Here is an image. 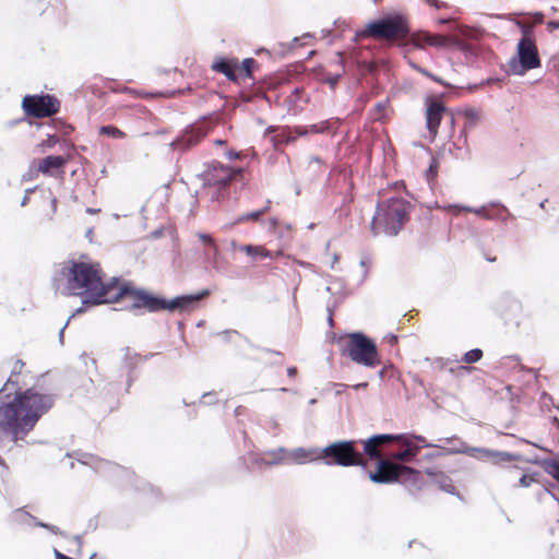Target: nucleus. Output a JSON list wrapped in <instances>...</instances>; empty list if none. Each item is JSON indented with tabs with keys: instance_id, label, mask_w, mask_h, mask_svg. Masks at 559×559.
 <instances>
[{
	"instance_id": "nucleus-53",
	"label": "nucleus",
	"mask_w": 559,
	"mask_h": 559,
	"mask_svg": "<svg viewBox=\"0 0 559 559\" xmlns=\"http://www.w3.org/2000/svg\"><path fill=\"white\" fill-rule=\"evenodd\" d=\"M75 554H76L78 556H81V555H82V548H79V547H78V550H76V552H75Z\"/></svg>"
},
{
	"instance_id": "nucleus-11",
	"label": "nucleus",
	"mask_w": 559,
	"mask_h": 559,
	"mask_svg": "<svg viewBox=\"0 0 559 559\" xmlns=\"http://www.w3.org/2000/svg\"><path fill=\"white\" fill-rule=\"evenodd\" d=\"M443 118H449L451 124H454L453 114L445 107L439 98L429 97L426 100V126L431 138H436L439 131L440 122Z\"/></svg>"
},
{
	"instance_id": "nucleus-13",
	"label": "nucleus",
	"mask_w": 559,
	"mask_h": 559,
	"mask_svg": "<svg viewBox=\"0 0 559 559\" xmlns=\"http://www.w3.org/2000/svg\"><path fill=\"white\" fill-rule=\"evenodd\" d=\"M393 441L399 442L405 449L391 454L395 461L411 463L420 451V445L416 444L413 439L406 435H392Z\"/></svg>"
},
{
	"instance_id": "nucleus-33",
	"label": "nucleus",
	"mask_w": 559,
	"mask_h": 559,
	"mask_svg": "<svg viewBox=\"0 0 559 559\" xmlns=\"http://www.w3.org/2000/svg\"><path fill=\"white\" fill-rule=\"evenodd\" d=\"M519 480L522 487H528L535 481V478L532 475L521 474Z\"/></svg>"
},
{
	"instance_id": "nucleus-39",
	"label": "nucleus",
	"mask_w": 559,
	"mask_h": 559,
	"mask_svg": "<svg viewBox=\"0 0 559 559\" xmlns=\"http://www.w3.org/2000/svg\"><path fill=\"white\" fill-rule=\"evenodd\" d=\"M34 191H35V189H28V190H26L25 195H24V198H23V200H22V206H25V205H27V204H28V202H29V197H31V194H32Z\"/></svg>"
},
{
	"instance_id": "nucleus-45",
	"label": "nucleus",
	"mask_w": 559,
	"mask_h": 559,
	"mask_svg": "<svg viewBox=\"0 0 559 559\" xmlns=\"http://www.w3.org/2000/svg\"><path fill=\"white\" fill-rule=\"evenodd\" d=\"M73 539H74V542L78 544V547H79V548H82V545H83L82 536H81V535H74V536H73Z\"/></svg>"
},
{
	"instance_id": "nucleus-2",
	"label": "nucleus",
	"mask_w": 559,
	"mask_h": 559,
	"mask_svg": "<svg viewBox=\"0 0 559 559\" xmlns=\"http://www.w3.org/2000/svg\"><path fill=\"white\" fill-rule=\"evenodd\" d=\"M53 403L55 399L51 394H41L34 389L16 394L12 402L0 408L2 414L0 430L13 442L24 440Z\"/></svg>"
},
{
	"instance_id": "nucleus-50",
	"label": "nucleus",
	"mask_w": 559,
	"mask_h": 559,
	"mask_svg": "<svg viewBox=\"0 0 559 559\" xmlns=\"http://www.w3.org/2000/svg\"><path fill=\"white\" fill-rule=\"evenodd\" d=\"M414 439L419 441V442H424L425 441L424 437H421V436H415Z\"/></svg>"
},
{
	"instance_id": "nucleus-23",
	"label": "nucleus",
	"mask_w": 559,
	"mask_h": 559,
	"mask_svg": "<svg viewBox=\"0 0 559 559\" xmlns=\"http://www.w3.org/2000/svg\"><path fill=\"white\" fill-rule=\"evenodd\" d=\"M15 513L16 514L23 513V514L32 518L35 521V526H37V527H41V528L48 530L49 532H51L52 534H56V535L67 536L66 533L62 532L58 526L49 524V523H46V522H43V521L36 520V518H34L33 515H31L27 512H25L24 508L17 509L15 511Z\"/></svg>"
},
{
	"instance_id": "nucleus-8",
	"label": "nucleus",
	"mask_w": 559,
	"mask_h": 559,
	"mask_svg": "<svg viewBox=\"0 0 559 559\" xmlns=\"http://www.w3.org/2000/svg\"><path fill=\"white\" fill-rule=\"evenodd\" d=\"M420 472L409 466L380 459L374 472L369 473V478L377 484H388L401 480L416 481Z\"/></svg>"
},
{
	"instance_id": "nucleus-6",
	"label": "nucleus",
	"mask_w": 559,
	"mask_h": 559,
	"mask_svg": "<svg viewBox=\"0 0 559 559\" xmlns=\"http://www.w3.org/2000/svg\"><path fill=\"white\" fill-rule=\"evenodd\" d=\"M411 25L407 15L394 13L380 20L370 22L364 29L357 33L362 38L385 40L389 44L405 40L409 37Z\"/></svg>"
},
{
	"instance_id": "nucleus-3",
	"label": "nucleus",
	"mask_w": 559,
	"mask_h": 559,
	"mask_svg": "<svg viewBox=\"0 0 559 559\" xmlns=\"http://www.w3.org/2000/svg\"><path fill=\"white\" fill-rule=\"evenodd\" d=\"M211 295L209 289H202L197 294L179 296L171 301L156 297L151 293L134 287L131 283H120L117 278L111 281L105 304L124 302V308L131 311L158 312L165 309H187L192 304L207 298Z\"/></svg>"
},
{
	"instance_id": "nucleus-27",
	"label": "nucleus",
	"mask_w": 559,
	"mask_h": 559,
	"mask_svg": "<svg viewBox=\"0 0 559 559\" xmlns=\"http://www.w3.org/2000/svg\"><path fill=\"white\" fill-rule=\"evenodd\" d=\"M536 500L539 503H557L559 506V491H538Z\"/></svg>"
},
{
	"instance_id": "nucleus-29",
	"label": "nucleus",
	"mask_w": 559,
	"mask_h": 559,
	"mask_svg": "<svg viewBox=\"0 0 559 559\" xmlns=\"http://www.w3.org/2000/svg\"><path fill=\"white\" fill-rule=\"evenodd\" d=\"M439 162L437 158L432 157L429 164L428 169L425 173L426 180L431 185L436 181L438 176Z\"/></svg>"
},
{
	"instance_id": "nucleus-31",
	"label": "nucleus",
	"mask_w": 559,
	"mask_h": 559,
	"mask_svg": "<svg viewBox=\"0 0 559 559\" xmlns=\"http://www.w3.org/2000/svg\"><path fill=\"white\" fill-rule=\"evenodd\" d=\"M199 239L206 246H209L210 250L212 251L213 255H216L218 252L217 245L215 243L214 239L209 234H199Z\"/></svg>"
},
{
	"instance_id": "nucleus-5",
	"label": "nucleus",
	"mask_w": 559,
	"mask_h": 559,
	"mask_svg": "<svg viewBox=\"0 0 559 559\" xmlns=\"http://www.w3.org/2000/svg\"><path fill=\"white\" fill-rule=\"evenodd\" d=\"M340 354L353 362L367 368L381 365V356L376 343L360 332L348 333L336 340Z\"/></svg>"
},
{
	"instance_id": "nucleus-25",
	"label": "nucleus",
	"mask_w": 559,
	"mask_h": 559,
	"mask_svg": "<svg viewBox=\"0 0 559 559\" xmlns=\"http://www.w3.org/2000/svg\"><path fill=\"white\" fill-rule=\"evenodd\" d=\"M240 250L251 257H258V258H263V259L271 257V252L267 249H265L263 246L246 245V246L240 247Z\"/></svg>"
},
{
	"instance_id": "nucleus-24",
	"label": "nucleus",
	"mask_w": 559,
	"mask_h": 559,
	"mask_svg": "<svg viewBox=\"0 0 559 559\" xmlns=\"http://www.w3.org/2000/svg\"><path fill=\"white\" fill-rule=\"evenodd\" d=\"M544 471L559 483V456L544 460Z\"/></svg>"
},
{
	"instance_id": "nucleus-17",
	"label": "nucleus",
	"mask_w": 559,
	"mask_h": 559,
	"mask_svg": "<svg viewBox=\"0 0 559 559\" xmlns=\"http://www.w3.org/2000/svg\"><path fill=\"white\" fill-rule=\"evenodd\" d=\"M393 442L392 435H376L364 442V450L371 459H381L379 448L385 443Z\"/></svg>"
},
{
	"instance_id": "nucleus-51",
	"label": "nucleus",
	"mask_w": 559,
	"mask_h": 559,
	"mask_svg": "<svg viewBox=\"0 0 559 559\" xmlns=\"http://www.w3.org/2000/svg\"><path fill=\"white\" fill-rule=\"evenodd\" d=\"M449 22H450V20H445V19H442V20L439 21L440 24H445V23H449Z\"/></svg>"
},
{
	"instance_id": "nucleus-52",
	"label": "nucleus",
	"mask_w": 559,
	"mask_h": 559,
	"mask_svg": "<svg viewBox=\"0 0 559 559\" xmlns=\"http://www.w3.org/2000/svg\"><path fill=\"white\" fill-rule=\"evenodd\" d=\"M96 556H97V552L94 551L93 554L90 555V557L87 559H94Z\"/></svg>"
},
{
	"instance_id": "nucleus-42",
	"label": "nucleus",
	"mask_w": 559,
	"mask_h": 559,
	"mask_svg": "<svg viewBox=\"0 0 559 559\" xmlns=\"http://www.w3.org/2000/svg\"><path fill=\"white\" fill-rule=\"evenodd\" d=\"M448 493L456 497L459 500H461L462 502H465V498L463 497L462 495V491H447Z\"/></svg>"
},
{
	"instance_id": "nucleus-21",
	"label": "nucleus",
	"mask_w": 559,
	"mask_h": 559,
	"mask_svg": "<svg viewBox=\"0 0 559 559\" xmlns=\"http://www.w3.org/2000/svg\"><path fill=\"white\" fill-rule=\"evenodd\" d=\"M271 209V201L270 200H266L265 202V205L264 207L260 209V210H257V211H253V212H250V213H247V214H243L241 216H239L237 219H236V224H241V223H246V222H249V221H253V222H257L259 221L264 214H266Z\"/></svg>"
},
{
	"instance_id": "nucleus-38",
	"label": "nucleus",
	"mask_w": 559,
	"mask_h": 559,
	"mask_svg": "<svg viewBox=\"0 0 559 559\" xmlns=\"http://www.w3.org/2000/svg\"><path fill=\"white\" fill-rule=\"evenodd\" d=\"M124 91H126V92H128V93H130V94H132V95H134V96H136V97L155 96V94H143V93H139V92L133 91V90L128 88V87H127Z\"/></svg>"
},
{
	"instance_id": "nucleus-15",
	"label": "nucleus",
	"mask_w": 559,
	"mask_h": 559,
	"mask_svg": "<svg viewBox=\"0 0 559 559\" xmlns=\"http://www.w3.org/2000/svg\"><path fill=\"white\" fill-rule=\"evenodd\" d=\"M67 158L60 155H50L40 159H37L34 164L36 165V173H41L46 176H53L56 170H61L67 164Z\"/></svg>"
},
{
	"instance_id": "nucleus-44",
	"label": "nucleus",
	"mask_w": 559,
	"mask_h": 559,
	"mask_svg": "<svg viewBox=\"0 0 559 559\" xmlns=\"http://www.w3.org/2000/svg\"><path fill=\"white\" fill-rule=\"evenodd\" d=\"M423 73H424L426 76H428V78H430L431 80H433L435 82L442 83V81H441L440 79H438L437 76H435V75H433V74H431L430 72H428V71H423Z\"/></svg>"
},
{
	"instance_id": "nucleus-4",
	"label": "nucleus",
	"mask_w": 559,
	"mask_h": 559,
	"mask_svg": "<svg viewBox=\"0 0 559 559\" xmlns=\"http://www.w3.org/2000/svg\"><path fill=\"white\" fill-rule=\"evenodd\" d=\"M412 209L411 202L403 198L393 197L379 202L371 221V231L373 235L396 236L409 221Z\"/></svg>"
},
{
	"instance_id": "nucleus-1",
	"label": "nucleus",
	"mask_w": 559,
	"mask_h": 559,
	"mask_svg": "<svg viewBox=\"0 0 559 559\" xmlns=\"http://www.w3.org/2000/svg\"><path fill=\"white\" fill-rule=\"evenodd\" d=\"M99 262L90 259L66 261L55 281L64 296L80 297L85 305L105 304L111 281L105 283Z\"/></svg>"
},
{
	"instance_id": "nucleus-34",
	"label": "nucleus",
	"mask_w": 559,
	"mask_h": 559,
	"mask_svg": "<svg viewBox=\"0 0 559 559\" xmlns=\"http://www.w3.org/2000/svg\"><path fill=\"white\" fill-rule=\"evenodd\" d=\"M425 473L429 476H433V477H442L443 476V473L442 471H440L439 468L437 467H431V468H426L425 469Z\"/></svg>"
},
{
	"instance_id": "nucleus-37",
	"label": "nucleus",
	"mask_w": 559,
	"mask_h": 559,
	"mask_svg": "<svg viewBox=\"0 0 559 559\" xmlns=\"http://www.w3.org/2000/svg\"><path fill=\"white\" fill-rule=\"evenodd\" d=\"M455 209H457L459 211L475 212L477 215L486 216L485 215V210H475V211H473L469 207H463V206H455Z\"/></svg>"
},
{
	"instance_id": "nucleus-32",
	"label": "nucleus",
	"mask_w": 559,
	"mask_h": 559,
	"mask_svg": "<svg viewBox=\"0 0 559 559\" xmlns=\"http://www.w3.org/2000/svg\"><path fill=\"white\" fill-rule=\"evenodd\" d=\"M309 128H310V131L313 133H324L331 129V123H330V121L326 120V121H321L316 124H311Z\"/></svg>"
},
{
	"instance_id": "nucleus-22",
	"label": "nucleus",
	"mask_w": 559,
	"mask_h": 559,
	"mask_svg": "<svg viewBox=\"0 0 559 559\" xmlns=\"http://www.w3.org/2000/svg\"><path fill=\"white\" fill-rule=\"evenodd\" d=\"M257 66V61L253 58H246L241 63H239V68L237 71L238 79H250L252 78L253 68Z\"/></svg>"
},
{
	"instance_id": "nucleus-20",
	"label": "nucleus",
	"mask_w": 559,
	"mask_h": 559,
	"mask_svg": "<svg viewBox=\"0 0 559 559\" xmlns=\"http://www.w3.org/2000/svg\"><path fill=\"white\" fill-rule=\"evenodd\" d=\"M300 534L293 526H284L281 528V545L283 548L293 550L298 545Z\"/></svg>"
},
{
	"instance_id": "nucleus-26",
	"label": "nucleus",
	"mask_w": 559,
	"mask_h": 559,
	"mask_svg": "<svg viewBox=\"0 0 559 559\" xmlns=\"http://www.w3.org/2000/svg\"><path fill=\"white\" fill-rule=\"evenodd\" d=\"M515 24L519 26L522 33V37L520 40H536L535 38V31H534V24L532 23H525L522 21H516Z\"/></svg>"
},
{
	"instance_id": "nucleus-12",
	"label": "nucleus",
	"mask_w": 559,
	"mask_h": 559,
	"mask_svg": "<svg viewBox=\"0 0 559 559\" xmlns=\"http://www.w3.org/2000/svg\"><path fill=\"white\" fill-rule=\"evenodd\" d=\"M516 56L521 66V73L537 69L542 66L536 40H519Z\"/></svg>"
},
{
	"instance_id": "nucleus-58",
	"label": "nucleus",
	"mask_w": 559,
	"mask_h": 559,
	"mask_svg": "<svg viewBox=\"0 0 559 559\" xmlns=\"http://www.w3.org/2000/svg\"><path fill=\"white\" fill-rule=\"evenodd\" d=\"M376 3L379 2L380 0H373Z\"/></svg>"
},
{
	"instance_id": "nucleus-28",
	"label": "nucleus",
	"mask_w": 559,
	"mask_h": 559,
	"mask_svg": "<svg viewBox=\"0 0 559 559\" xmlns=\"http://www.w3.org/2000/svg\"><path fill=\"white\" fill-rule=\"evenodd\" d=\"M99 134L111 136L115 139H124L127 135L126 133L117 128L116 126H103L99 128Z\"/></svg>"
},
{
	"instance_id": "nucleus-43",
	"label": "nucleus",
	"mask_w": 559,
	"mask_h": 559,
	"mask_svg": "<svg viewBox=\"0 0 559 559\" xmlns=\"http://www.w3.org/2000/svg\"><path fill=\"white\" fill-rule=\"evenodd\" d=\"M298 370L296 367H288L287 368V374L292 378H294L297 374Z\"/></svg>"
},
{
	"instance_id": "nucleus-40",
	"label": "nucleus",
	"mask_w": 559,
	"mask_h": 559,
	"mask_svg": "<svg viewBox=\"0 0 559 559\" xmlns=\"http://www.w3.org/2000/svg\"><path fill=\"white\" fill-rule=\"evenodd\" d=\"M394 190H406V185L404 183V181H395L394 183H392L391 186Z\"/></svg>"
},
{
	"instance_id": "nucleus-14",
	"label": "nucleus",
	"mask_w": 559,
	"mask_h": 559,
	"mask_svg": "<svg viewBox=\"0 0 559 559\" xmlns=\"http://www.w3.org/2000/svg\"><path fill=\"white\" fill-rule=\"evenodd\" d=\"M450 41L451 39L447 35L432 34L426 31L414 33L411 37V43L420 49L426 47H444L449 45Z\"/></svg>"
},
{
	"instance_id": "nucleus-46",
	"label": "nucleus",
	"mask_w": 559,
	"mask_h": 559,
	"mask_svg": "<svg viewBox=\"0 0 559 559\" xmlns=\"http://www.w3.org/2000/svg\"><path fill=\"white\" fill-rule=\"evenodd\" d=\"M227 156H228V158H230V159H236V158H239L240 154H239V153H237V152H234V151H229V152L227 153Z\"/></svg>"
},
{
	"instance_id": "nucleus-57",
	"label": "nucleus",
	"mask_w": 559,
	"mask_h": 559,
	"mask_svg": "<svg viewBox=\"0 0 559 559\" xmlns=\"http://www.w3.org/2000/svg\"><path fill=\"white\" fill-rule=\"evenodd\" d=\"M308 133V130L304 131V132H300L299 131V134H307Z\"/></svg>"
},
{
	"instance_id": "nucleus-56",
	"label": "nucleus",
	"mask_w": 559,
	"mask_h": 559,
	"mask_svg": "<svg viewBox=\"0 0 559 559\" xmlns=\"http://www.w3.org/2000/svg\"><path fill=\"white\" fill-rule=\"evenodd\" d=\"M409 492L413 493V496L416 498L415 493H417L418 491L411 490Z\"/></svg>"
},
{
	"instance_id": "nucleus-7",
	"label": "nucleus",
	"mask_w": 559,
	"mask_h": 559,
	"mask_svg": "<svg viewBox=\"0 0 559 559\" xmlns=\"http://www.w3.org/2000/svg\"><path fill=\"white\" fill-rule=\"evenodd\" d=\"M355 441H336L321 450L320 459L328 465L340 466H364L366 460L364 455L356 450Z\"/></svg>"
},
{
	"instance_id": "nucleus-19",
	"label": "nucleus",
	"mask_w": 559,
	"mask_h": 559,
	"mask_svg": "<svg viewBox=\"0 0 559 559\" xmlns=\"http://www.w3.org/2000/svg\"><path fill=\"white\" fill-rule=\"evenodd\" d=\"M40 199L44 204L41 210L43 214L48 218H52L57 212V198L53 195L50 189H44L40 191Z\"/></svg>"
},
{
	"instance_id": "nucleus-55",
	"label": "nucleus",
	"mask_w": 559,
	"mask_h": 559,
	"mask_svg": "<svg viewBox=\"0 0 559 559\" xmlns=\"http://www.w3.org/2000/svg\"><path fill=\"white\" fill-rule=\"evenodd\" d=\"M367 385H368L367 383H362V384H358V385H356V388H360V386L366 388Z\"/></svg>"
},
{
	"instance_id": "nucleus-41",
	"label": "nucleus",
	"mask_w": 559,
	"mask_h": 559,
	"mask_svg": "<svg viewBox=\"0 0 559 559\" xmlns=\"http://www.w3.org/2000/svg\"><path fill=\"white\" fill-rule=\"evenodd\" d=\"M335 62L342 68V72H344V57L342 52L336 53Z\"/></svg>"
},
{
	"instance_id": "nucleus-54",
	"label": "nucleus",
	"mask_w": 559,
	"mask_h": 559,
	"mask_svg": "<svg viewBox=\"0 0 559 559\" xmlns=\"http://www.w3.org/2000/svg\"><path fill=\"white\" fill-rule=\"evenodd\" d=\"M131 382H132V378H131V377H129V380H128V389L130 388Z\"/></svg>"
},
{
	"instance_id": "nucleus-10",
	"label": "nucleus",
	"mask_w": 559,
	"mask_h": 559,
	"mask_svg": "<svg viewBox=\"0 0 559 559\" xmlns=\"http://www.w3.org/2000/svg\"><path fill=\"white\" fill-rule=\"evenodd\" d=\"M242 168H233L224 165L221 162L214 160L210 163L202 174L203 182L205 186L216 189L228 187L233 180L241 176Z\"/></svg>"
},
{
	"instance_id": "nucleus-49",
	"label": "nucleus",
	"mask_w": 559,
	"mask_h": 559,
	"mask_svg": "<svg viewBox=\"0 0 559 559\" xmlns=\"http://www.w3.org/2000/svg\"><path fill=\"white\" fill-rule=\"evenodd\" d=\"M216 145H224L226 143V141L224 140H215L214 142Z\"/></svg>"
},
{
	"instance_id": "nucleus-47",
	"label": "nucleus",
	"mask_w": 559,
	"mask_h": 559,
	"mask_svg": "<svg viewBox=\"0 0 559 559\" xmlns=\"http://www.w3.org/2000/svg\"><path fill=\"white\" fill-rule=\"evenodd\" d=\"M129 359L134 360V362L142 360L141 356H139V355H133V356L129 357Z\"/></svg>"
},
{
	"instance_id": "nucleus-30",
	"label": "nucleus",
	"mask_w": 559,
	"mask_h": 559,
	"mask_svg": "<svg viewBox=\"0 0 559 559\" xmlns=\"http://www.w3.org/2000/svg\"><path fill=\"white\" fill-rule=\"evenodd\" d=\"M483 357V350L479 348H474L465 353L463 356V361L466 364H474L480 360Z\"/></svg>"
},
{
	"instance_id": "nucleus-16",
	"label": "nucleus",
	"mask_w": 559,
	"mask_h": 559,
	"mask_svg": "<svg viewBox=\"0 0 559 559\" xmlns=\"http://www.w3.org/2000/svg\"><path fill=\"white\" fill-rule=\"evenodd\" d=\"M239 62L236 58L227 59V58H219L215 60L212 64V69L215 72L224 74L228 80L233 82L238 81V71Z\"/></svg>"
},
{
	"instance_id": "nucleus-35",
	"label": "nucleus",
	"mask_w": 559,
	"mask_h": 559,
	"mask_svg": "<svg viewBox=\"0 0 559 559\" xmlns=\"http://www.w3.org/2000/svg\"><path fill=\"white\" fill-rule=\"evenodd\" d=\"M533 23L534 26L537 24H542L544 22V14L542 12H536L533 14Z\"/></svg>"
},
{
	"instance_id": "nucleus-9",
	"label": "nucleus",
	"mask_w": 559,
	"mask_h": 559,
	"mask_svg": "<svg viewBox=\"0 0 559 559\" xmlns=\"http://www.w3.org/2000/svg\"><path fill=\"white\" fill-rule=\"evenodd\" d=\"M60 100L51 94L26 95L22 99V109L27 117L48 118L60 110Z\"/></svg>"
},
{
	"instance_id": "nucleus-48",
	"label": "nucleus",
	"mask_w": 559,
	"mask_h": 559,
	"mask_svg": "<svg viewBox=\"0 0 559 559\" xmlns=\"http://www.w3.org/2000/svg\"><path fill=\"white\" fill-rule=\"evenodd\" d=\"M88 527H92L93 530H95L97 527V522L96 521L94 522L93 520H90Z\"/></svg>"
},
{
	"instance_id": "nucleus-18",
	"label": "nucleus",
	"mask_w": 559,
	"mask_h": 559,
	"mask_svg": "<svg viewBox=\"0 0 559 559\" xmlns=\"http://www.w3.org/2000/svg\"><path fill=\"white\" fill-rule=\"evenodd\" d=\"M205 136L206 132L202 128H195L186 132L176 144L182 150H188L198 145Z\"/></svg>"
},
{
	"instance_id": "nucleus-36",
	"label": "nucleus",
	"mask_w": 559,
	"mask_h": 559,
	"mask_svg": "<svg viewBox=\"0 0 559 559\" xmlns=\"http://www.w3.org/2000/svg\"><path fill=\"white\" fill-rule=\"evenodd\" d=\"M546 27H547V31L549 33H552L554 31L558 29L559 28V22L558 21H549L547 24H546Z\"/></svg>"
}]
</instances>
